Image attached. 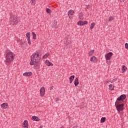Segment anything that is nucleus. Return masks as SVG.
Returning <instances> with one entry per match:
<instances>
[{
	"label": "nucleus",
	"mask_w": 128,
	"mask_h": 128,
	"mask_svg": "<svg viewBox=\"0 0 128 128\" xmlns=\"http://www.w3.org/2000/svg\"><path fill=\"white\" fill-rule=\"evenodd\" d=\"M23 76H26V77H30L32 76V72H25L23 73L22 74Z\"/></svg>",
	"instance_id": "obj_10"
},
{
	"label": "nucleus",
	"mask_w": 128,
	"mask_h": 128,
	"mask_svg": "<svg viewBox=\"0 0 128 128\" xmlns=\"http://www.w3.org/2000/svg\"><path fill=\"white\" fill-rule=\"evenodd\" d=\"M48 56H50V53H46V54H45L44 56H43V58L46 59L48 58Z\"/></svg>",
	"instance_id": "obj_28"
},
{
	"label": "nucleus",
	"mask_w": 128,
	"mask_h": 128,
	"mask_svg": "<svg viewBox=\"0 0 128 128\" xmlns=\"http://www.w3.org/2000/svg\"><path fill=\"white\" fill-rule=\"evenodd\" d=\"M27 40L28 42V44H29V46H30L32 44V42L30 41V38L27 39Z\"/></svg>",
	"instance_id": "obj_30"
},
{
	"label": "nucleus",
	"mask_w": 128,
	"mask_h": 128,
	"mask_svg": "<svg viewBox=\"0 0 128 128\" xmlns=\"http://www.w3.org/2000/svg\"><path fill=\"white\" fill-rule=\"evenodd\" d=\"M121 70L122 72H125L126 71V70H128V68H126V66H122Z\"/></svg>",
	"instance_id": "obj_19"
},
{
	"label": "nucleus",
	"mask_w": 128,
	"mask_h": 128,
	"mask_svg": "<svg viewBox=\"0 0 128 128\" xmlns=\"http://www.w3.org/2000/svg\"><path fill=\"white\" fill-rule=\"evenodd\" d=\"M14 54L12 52H7L6 54V64H10L14 58Z\"/></svg>",
	"instance_id": "obj_2"
},
{
	"label": "nucleus",
	"mask_w": 128,
	"mask_h": 128,
	"mask_svg": "<svg viewBox=\"0 0 128 128\" xmlns=\"http://www.w3.org/2000/svg\"><path fill=\"white\" fill-rule=\"evenodd\" d=\"M117 80V79L116 78H114V79H113L112 80L110 81L111 82H116Z\"/></svg>",
	"instance_id": "obj_32"
},
{
	"label": "nucleus",
	"mask_w": 128,
	"mask_h": 128,
	"mask_svg": "<svg viewBox=\"0 0 128 128\" xmlns=\"http://www.w3.org/2000/svg\"><path fill=\"white\" fill-rule=\"evenodd\" d=\"M46 12H47V14H52V10L48 8H46Z\"/></svg>",
	"instance_id": "obj_27"
},
{
	"label": "nucleus",
	"mask_w": 128,
	"mask_h": 128,
	"mask_svg": "<svg viewBox=\"0 0 128 128\" xmlns=\"http://www.w3.org/2000/svg\"><path fill=\"white\" fill-rule=\"evenodd\" d=\"M78 18L80 20H84V14L80 12L78 15Z\"/></svg>",
	"instance_id": "obj_18"
},
{
	"label": "nucleus",
	"mask_w": 128,
	"mask_h": 128,
	"mask_svg": "<svg viewBox=\"0 0 128 128\" xmlns=\"http://www.w3.org/2000/svg\"><path fill=\"white\" fill-rule=\"evenodd\" d=\"M125 48L126 50H128V43L125 44Z\"/></svg>",
	"instance_id": "obj_31"
},
{
	"label": "nucleus",
	"mask_w": 128,
	"mask_h": 128,
	"mask_svg": "<svg viewBox=\"0 0 128 128\" xmlns=\"http://www.w3.org/2000/svg\"><path fill=\"white\" fill-rule=\"evenodd\" d=\"M44 94H46V88L44 87H42L40 88V96L42 97L44 96Z\"/></svg>",
	"instance_id": "obj_8"
},
{
	"label": "nucleus",
	"mask_w": 128,
	"mask_h": 128,
	"mask_svg": "<svg viewBox=\"0 0 128 128\" xmlns=\"http://www.w3.org/2000/svg\"><path fill=\"white\" fill-rule=\"evenodd\" d=\"M113 54H112V52H109L105 55L106 64H108L110 62L109 60H110V58H112V56Z\"/></svg>",
	"instance_id": "obj_4"
},
{
	"label": "nucleus",
	"mask_w": 128,
	"mask_h": 128,
	"mask_svg": "<svg viewBox=\"0 0 128 128\" xmlns=\"http://www.w3.org/2000/svg\"><path fill=\"white\" fill-rule=\"evenodd\" d=\"M78 84H80V82H78V78H76L74 81V84L75 86H78Z\"/></svg>",
	"instance_id": "obj_17"
},
{
	"label": "nucleus",
	"mask_w": 128,
	"mask_h": 128,
	"mask_svg": "<svg viewBox=\"0 0 128 128\" xmlns=\"http://www.w3.org/2000/svg\"><path fill=\"white\" fill-rule=\"evenodd\" d=\"M44 128V126L42 125H41L40 126L39 128Z\"/></svg>",
	"instance_id": "obj_37"
},
{
	"label": "nucleus",
	"mask_w": 128,
	"mask_h": 128,
	"mask_svg": "<svg viewBox=\"0 0 128 128\" xmlns=\"http://www.w3.org/2000/svg\"><path fill=\"white\" fill-rule=\"evenodd\" d=\"M126 94H122L116 99V102H122L124 100H126Z\"/></svg>",
	"instance_id": "obj_6"
},
{
	"label": "nucleus",
	"mask_w": 128,
	"mask_h": 128,
	"mask_svg": "<svg viewBox=\"0 0 128 128\" xmlns=\"http://www.w3.org/2000/svg\"><path fill=\"white\" fill-rule=\"evenodd\" d=\"M32 120H34V122H40V119L38 118V117L36 116H32Z\"/></svg>",
	"instance_id": "obj_15"
},
{
	"label": "nucleus",
	"mask_w": 128,
	"mask_h": 128,
	"mask_svg": "<svg viewBox=\"0 0 128 128\" xmlns=\"http://www.w3.org/2000/svg\"><path fill=\"white\" fill-rule=\"evenodd\" d=\"M45 64L47 66H54V64L48 60H46L45 61Z\"/></svg>",
	"instance_id": "obj_13"
},
{
	"label": "nucleus",
	"mask_w": 128,
	"mask_h": 128,
	"mask_svg": "<svg viewBox=\"0 0 128 128\" xmlns=\"http://www.w3.org/2000/svg\"><path fill=\"white\" fill-rule=\"evenodd\" d=\"M8 103H3L1 104V108L2 110H6V108H8Z\"/></svg>",
	"instance_id": "obj_14"
},
{
	"label": "nucleus",
	"mask_w": 128,
	"mask_h": 128,
	"mask_svg": "<svg viewBox=\"0 0 128 128\" xmlns=\"http://www.w3.org/2000/svg\"><path fill=\"white\" fill-rule=\"evenodd\" d=\"M74 76H72L69 78L70 84H72V82H74Z\"/></svg>",
	"instance_id": "obj_16"
},
{
	"label": "nucleus",
	"mask_w": 128,
	"mask_h": 128,
	"mask_svg": "<svg viewBox=\"0 0 128 128\" xmlns=\"http://www.w3.org/2000/svg\"><path fill=\"white\" fill-rule=\"evenodd\" d=\"M88 22L87 21H82V20H79L78 22V26H83L86 24H88Z\"/></svg>",
	"instance_id": "obj_11"
},
{
	"label": "nucleus",
	"mask_w": 128,
	"mask_h": 128,
	"mask_svg": "<svg viewBox=\"0 0 128 128\" xmlns=\"http://www.w3.org/2000/svg\"><path fill=\"white\" fill-rule=\"evenodd\" d=\"M120 2H124L126 0H118Z\"/></svg>",
	"instance_id": "obj_36"
},
{
	"label": "nucleus",
	"mask_w": 128,
	"mask_h": 128,
	"mask_svg": "<svg viewBox=\"0 0 128 128\" xmlns=\"http://www.w3.org/2000/svg\"><path fill=\"white\" fill-rule=\"evenodd\" d=\"M114 20V16H110L108 18V22H112V20Z\"/></svg>",
	"instance_id": "obj_26"
},
{
	"label": "nucleus",
	"mask_w": 128,
	"mask_h": 128,
	"mask_svg": "<svg viewBox=\"0 0 128 128\" xmlns=\"http://www.w3.org/2000/svg\"><path fill=\"white\" fill-rule=\"evenodd\" d=\"M94 50H90L88 53V55L89 56H94Z\"/></svg>",
	"instance_id": "obj_20"
},
{
	"label": "nucleus",
	"mask_w": 128,
	"mask_h": 128,
	"mask_svg": "<svg viewBox=\"0 0 128 128\" xmlns=\"http://www.w3.org/2000/svg\"><path fill=\"white\" fill-rule=\"evenodd\" d=\"M106 117H102L100 119V122L101 124H103V122H106Z\"/></svg>",
	"instance_id": "obj_24"
},
{
	"label": "nucleus",
	"mask_w": 128,
	"mask_h": 128,
	"mask_svg": "<svg viewBox=\"0 0 128 128\" xmlns=\"http://www.w3.org/2000/svg\"><path fill=\"white\" fill-rule=\"evenodd\" d=\"M98 59L96 56H92L90 58L91 62H94V64L98 62Z\"/></svg>",
	"instance_id": "obj_9"
},
{
	"label": "nucleus",
	"mask_w": 128,
	"mask_h": 128,
	"mask_svg": "<svg viewBox=\"0 0 128 128\" xmlns=\"http://www.w3.org/2000/svg\"><path fill=\"white\" fill-rule=\"evenodd\" d=\"M94 26H96V22H93L90 25V30H94Z\"/></svg>",
	"instance_id": "obj_21"
},
{
	"label": "nucleus",
	"mask_w": 128,
	"mask_h": 128,
	"mask_svg": "<svg viewBox=\"0 0 128 128\" xmlns=\"http://www.w3.org/2000/svg\"><path fill=\"white\" fill-rule=\"evenodd\" d=\"M74 10H70L68 12V16L70 20H72L74 18Z\"/></svg>",
	"instance_id": "obj_7"
},
{
	"label": "nucleus",
	"mask_w": 128,
	"mask_h": 128,
	"mask_svg": "<svg viewBox=\"0 0 128 128\" xmlns=\"http://www.w3.org/2000/svg\"><path fill=\"white\" fill-rule=\"evenodd\" d=\"M115 106L118 112H122V110H124V104L123 102L116 101L115 102Z\"/></svg>",
	"instance_id": "obj_3"
},
{
	"label": "nucleus",
	"mask_w": 128,
	"mask_h": 128,
	"mask_svg": "<svg viewBox=\"0 0 128 128\" xmlns=\"http://www.w3.org/2000/svg\"><path fill=\"white\" fill-rule=\"evenodd\" d=\"M108 82H110V80H106V81H105V84H108Z\"/></svg>",
	"instance_id": "obj_35"
},
{
	"label": "nucleus",
	"mask_w": 128,
	"mask_h": 128,
	"mask_svg": "<svg viewBox=\"0 0 128 128\" xmlns=\"http://www.w3.org/2000/svg\"><path fill=\"white\" fill-rule=\"evenodd\" d=\"M60 128H64V126H62Z\"/></svg>",
	"instance_id": "obj_39"
},
{
	"label": "nucleus",
	"mask_w": 128,
	"mask_h": 128,
	"mask_svg": "<svg viewBox=\"0 0 128 128\" xmlns=\"http://www.w3.org/2000/svg\"><path fill=\"white\" fill-rule=\"evenodd\" d=\"M26 36L27 40H28V39L30 38V32H27L26 34Z\"/></svg>",
	"instance_id": "obj_23"
},
{
	"label": "nucleus",
	"mask_w": 128,
	"mask_h": 128,
	"mask_svg": "<svg viewBox=\"0 0 128 128\" xmlns=\"http://www.w3.org/2000/svg\"><path fill=\"white\" fill-rule=\"evenodd\" d=\"M32 38L34 40H36V34L34 32H32Z\"/></svg>",
	"instance_id": "obj_25"
},
{
	"label": "nucleus",
	"mask_w": 128,
	"mask_h": 128,
	"mask_svg": "<svg viewBox=\"0 0 128 128\" xmlns=\"http://www.w3.org/2000/svg\"><path fill=\"white\" fill-rule=\"evenodd\" d=\"M110 90H114V86L112 85V84H110L108 86Z\"/></svg>",
	"instance_id": "obj_22"
},
{
	"label": "nucleus",
	"mask_w": 128,
	"mask_h": 128,
	"mask_svg": "<svg viewBox=\"0 0 128 128\" xmlns=\"http://www.w3.org/2000/svg\"><path fill=\"white\" fill-rule=\"evenodd\" d=\"M30 3L32 6H34L36 4V0H30Z\"/></svg>",
	"instance_id": "obj_29"
},
{
	"label": "nucleus",
	"mask_w": 128,
	"mask_h": 128,
	"mask_svg": "<svg viewBox=\"0 0 128 128\" xmlns=\"http://www.w3.org/2000/svg\"><path fill=\"white\" fill-rule=\"evenodd\" d=\"M22 126L24 128H28V120H25L24 121Z\"/></svg>",
	"instance_id": "obj_12"
},
{
	"label": "nucleus",
	"mask_w": 128,
	"mask_h": 128,
	"mask_svg": "<svg viewBox=\"0 0 128 128\" xmlns=\"http://www.w3.org/2000/svg\"><path fill=\"white\" fill-rule=\"evenodd\" d=\"M90 5H86V8H90Z\"/></svg>",
	"instance_id": "obj_34"
},
{
	"label": "nucleus",
	"mask_w": 128,
	"mask_h": 128,
	"mask_svg": "<svg viewBox=\"0 0 128 128\" xmlns=\"http://www.w3.org/2000/svg\"><path fill=\"white\" fill-rule=\"evenodd\" d=\"M10 22L11 24H12L13 26H14V24H18V18L14 16L11 17Z\"/></svg>",
	"instance_id": "obj_5"
},
{
	"label": "nucleus",
	"mask_w": 128,
	"mask_h": 128,
	"mask_svg": "<svg viewBox=\"0 0 128 128\" xmlns=\"http://www.w3.org/2000/svg\"><path fill=\"white\" fill-rule=\"evenodd\" d=\"M78 124H74V126H73V128H78Z\"/></svg>",
	"instance_id": "obj_33"
},
{
	"label": "nucleus",
	"mask_w": 128,
	"mask_h": 128,
	"mask_svg": "<svg viewBox=\"0 0 128 128\" xmlns=\"http://www.w3.org/2000/svg\"><path fill=\"white\" fill-rule=\"evenodd\" d=\"M40 54L38 52H36L32 54L30 57V66H34L36 67L40 66Z\"/></svg>",
	"instance_id": "obj_1"
},
{
	"label": "nucleus",
	"mask_w": 128,
	"mask_h": 128,
	"mask_svg": "<svg viewBox=\"0 0 128 128\" xmlns=\"http://www.w3.org/2000/svg\"><path fill=\"white\" fill-rule=\"evenodd\" d=\"M54 88V86H52L50 90H52V88Z\"/></svg>",
	"instance_id": "obj_38"
}]
</instances>
